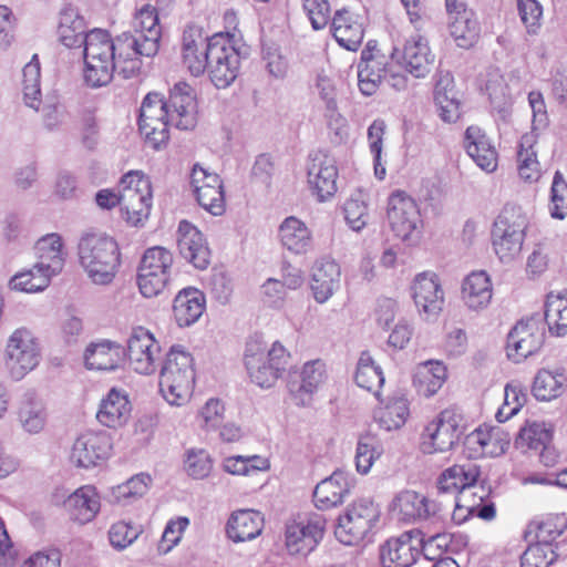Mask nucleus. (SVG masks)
I'll return each mask as SVG.
<instances>
[{"label":"nucleus","instance_id":"1","mask_svg":"<svg viewBox=\"0 0 567 567\" xmlns=\"http://www.w3.org/2000/svg\"><path fill=\"white\" fill-rule=\"evenodd\" d=\"M135 40L111 35L101 29H93L87 33L86 45L83 48L84 81L91 87L107 85L115 72L124 79L137 74L142 60L136 58L133 50Z\"/></svg>","mask_w":567,"mask_h":567},{"label":"nucleus","instance_id":"2","mask_svg":"<svg viewBox=\"0 0 567 567\" xmlns=\"http://www.w3.org/2000/svg\"><path fill=\"white\" fill-rule=\"evenodd\" d=\"M290 358V352L281 342L268 344L255 336L246 343L244 362L251 382L269 389L286 372Z\"/></svg>","mask_w":567,"mask_h":567},{"label":"nucleus","instance_id":"3","mask_svg":"<svg viewBox=\"0 0 567 567\" xmlns=\"http://www.w3.org/2000/svg\"><path fill=\"white\" fill-rule=\"evenodd\" d=\"M81 267L96 285H109L113 281L120 266L117 243L103 234H84L78 245Z\"/></svg>","mask_w":567,"mask_h":567},{"label":"nucleus","instance_id":"4","mask_svg":"<svg viewBox=\"0 0 567 567\" xmlns=\"http://www.w3.org/2000/svg\"><path fill=\"white\" fill-rule=\"evenodd\" d=\"M195 371L190 353L173 347L166 354L159 374V390L172 405H183L192 396Z\"/></svg>","mask_w":567,"mask_h":567},{"label":"nucleus","instance_id":"5","mask_svg":"<svg viewBox=\"0 0 567 567\" xmlns=\"http://www.w3.org/2000/svg\"><path fill=\"white\" fill-rule=\"evenodd\" d=\"M42 348L35 333L27 328L14 329L6 340L2 362L12 381H21L41 363Z\"/></svg>","mask_w":567,"mask_h":567},{"label":"nucleus","instance_id":"6","mask_svg":"<svg viewBox=\"0 0 567 567\" xmlns=\"http://www.w3.org/2000/svg\"><path fill=\"white\" fill-rule=\"evenodd\" d=\"M528 217L522 207L506 205L492 228V244L502 262L516 259L523 248Z\"/></svg>","mask_w":567,"mask_h":567},{"label":"nucleus","instance_id":"7","mask_svg":"<svg viewBox=\"0 0 567 567\" xmlns=\"http://www.w3.org/2000/svg\"><path fill=\"white\" fill-rule=\"evenodd\" d=\"M386 216L394 235L409 245L421 238V215L415 200L403 190L393 192L388 199Z\"/></svg>","mask_w":567,"mask_h":567},{"label":"nucleus","instance_id":"8","mask_svg":"<svg viewBox=\"0 0 567 567\" xmlns=\"http://www.w3.org/2000/svg\"><path fill=\"white\" fill-rule=\"evenodd\" d=\"M173 255L164 247L148 248L141 260L137 285L146 298L158 296L171 280Z\"/></svg>","mask_w":567,"mask_h":567},{"label":"nucleus","instance_id":"9","mask_svg":"<svg viewBox=\"0 0 567 567\" xmlns=\"http://www.w3.org/2000/svg\"><path fill=\"white\" fill-rule=\"evenodd\" d=\"M240 56L228 35L216 33L210 38L206 71L217 89L229 86L237 78Z\"/></svg>","mask_w":567,"mask_h":567},{"label":"nucleus","instance_id":"10","mask_svg":"<svg viewBox=\"0 0 567 567\" xmlns=\"http://www.w3.org/2000/svg\"><path fill=\"white\" fill-rule=\"evenodd\" d=\"M327 519L313 513L305 518L292 519L286 524L285 546L291 556H307L323 539Z\"/></svg>","mask_w":567,"mask_h":567},{"label":"nucleus","instance_id":"11","mask_svg":"<svg viewBox=\"0 0 567 567\" xmlns=\"http://www.w3.org/2000/svg\"><path fill=\"white\" fill-rule=\"evenodd\" d=\"M460 436L457 416L444 410L424 425L420 434V451L427 455L450 452Z\"/></svg>","mask_w":567,"mask_h":567},{"label":"nucleus","instance_id":"12","mask_svg":"<svg viewBox=\"0 0 567 567\" xmlns=\"http://www.w3.org/2000/svg\"><path fill=\"white\" fill-rule=\"evenodd\" d=\"M169 110L158 93H148L141 106L140 131L155 150L168 141Z\"/></svg>","mask_w":567,"mask_h":567},{"label":"nucleus","instance_id":"13","mask_svg":"<svg viewBox=\"0 0 567 567\" xmlns=\"http://www.w3.org/2000/svg\"><path fill=\"white\" fill-rule=\"evenodd\" d=\"M545 342V328L540 319L519 320L508 332L506 341L507 358L519 363L537 353Z\"/></svg>","mask_w":567,"mask_h":567},{"label":"nucleus","instance_id":"14","mask_svg":"<svg viewBox=\"0 0 567 567\" xmlns=\"http://www.w3.org/2000/svg\"><path fill=\"white\" fill-rule=\"evenodd\" d=\"M112 449V437L107 432L85 431L74 440L69 458L76 467L91 468L104 463Z\"/></svg>","mask_w":567,"mask_h":567},{"label":"nucleus","instance_id":"15","mask_svg":"<svg viewBox=\"0 0 567 567\" xmlns=\"http://www.w3.org/2000/svg\"><path fill=\"white\" fill-rule=\"evenodd\" d=\"M338 168L336 159L318 150L308 156L307 181L311 194L318 202H326L337 193Z\"/></svg>","mask_w":567,"mask_h":567},{"label":"nucleus","instance_id":"16","mask_svg":"<svg viewBox=\"0 0 567 567\" xmlns=\"http://www.w3.org/2000/svg\"><path fill=\"white\" fill-rule=\"evenodd\" d=\"M121 37L135 40L133 50L136 52L137 59L154 56L159 49L162 37L156 9L150 4L142 7L133 19V32H124Z\"/></svg>","mask_w":567,"mask_h":567},{"label":"nucleus","instance_id":"17","mask_svg":"<svg viewBox=\"0 0 567 567\" xmlns=\"http://www.w3.org/2000/svg\"><path fill=\"white\" fill-rule=\"evenodd\" d=\"M411 293L420 317L435 320L444 305V290L440 277L433 271L417 274L411 285Z\"/></svg>","mask_w":567,"mask_h":567},{"label":"nucleus","instance_id":"18","mask_svg":"<svg viewBox=\"0 0 567 567\" xmlns=\"http://www.w3.org/2000/svg\"><path fill=\"white\" fill-rule=\"evenodd\" d=\"M422 532L411 529L398 537L388 539L380 547V560L383 567H410L421 554Z\"/></svg>","mask_w":567,"mask_h":567},{"label":"nucleus","instance_id":"19","mask_svg":"<svg viewBox=\"0 0 567 567\" xmlns=\"http://www.w3.org/2000/svg\"><path fill=\"white\" fill-rule=\"evenodd\" d=\"M328 380L327 364L321 359H313L305 362L299 371V381L289 380L288 392L298 406L310 405L315 393Z\"/></svg>","mask_w":567,"mask_h":567},{"label":"nucleus","instance_id":"20","mask_svg":"<svg viewBox=\"0 0 567 567\" xmlns=\"http://www.w3.org/2000/svg\"><path fill=\"white\" fill-rule=\"evenodd\" d=\"M161 348L154 336L144 327H136L127 339V358L132 369L141 374H151L156 369Z\"/></svg>","mask_w":567,"mask_h":567},{"label":"nucleus","instance_id":"21","mask_svg":"<svg viewBox=\"0 0 567 567\" xmlns=\"http://www.w3.org/2000/svg\"><path fill=\"white\" fill-rule=\"evenodd\" d=\"M210 38L199 25H187L182 35L181 55L183 65L194 76L204 74L207 66Z\"/></svg>","mask_w":567,"mask_h":567},{"label":"nucleus","instance_id":"22","mask_svg":"<svg viewBox=\"0 0 567 567\" xmlns=\"http://www.w3.org/2000/svg\"><path fill=\"white\" fill-rule=\"evenodd\" d=\"M511 437L501 426L483 425L470 433L465 449L471 458L497 457L508 449Z\"/></svg>","mask_w":567,"mask_h":567},{"label":"nucleus","instance_id":"23","mask_svg":"<svg viewBox=\"0 0 567 567\" xmlns=\"http://www.w3.org/2000/svg\"><path fill=\"white\" fill-rule=\"evenodd\" d=\"M494 295L493 282L484 270H474L461 282L460 299L466 311L482 313L488 309Z\"/></svg>","mask_w":567,"mask_h":567},{"label":"nucleus","instance_id":"24","mask_svg":"<svg viewBox=\"0 0 567 567\" xmlns=\"http://www.w3.org/2000/svg\"><path fill=\"white\" fill-rule=\"evenodd\" d=\"M450 16L449 31L456 45L463 49L473 47L480 37V24L475 13L457 0H445Z\"/></svg>","mask_w":567,"mask_h":567},{"label":"nucleus","instance_id":"25","mask_svg":"<svg viewBox=\"0 0 567 567\" xmlns=\"http://www.w3.org/2000/svg\"><path fill=\"white\" fill-rule=\"evenodd\" d=\"M386 63V55L380 51L377 41H369L361 52L357 72L358 85L363 95L370 96L377 92Z\"/></svg>","mask_w":567,"mask_h":567},{"label":"nucleus","instance_id":"26","mask_svg":"<svg viewBox=\"0 0 567 567\" xmlns=\"http://www.w3.org/2000/svg\"><path fill=\"white\" fill-rule=\"evenodd\" d=\"M390 509L401 520L415 522L440 516L441 506L416 492L403 491L393 498Z\"/></svg>","mask_w":567,"mask_h":567},{"label":"nucleus","instance_id":"27","mask_svg":"<svg viewBox=\"0 0 567 567\" xmlns=\"http://www.w3.org/2000/svg\"><path fill=\"white\" fill-rule=\"evenodd\" d=\"M169 121L178 130H192L197 123L196 101L194 91L186 82L176 83L166 102Z\"/></svg>","mask_w":567,"mask_h":567},{"label":"nucleus","instance_id":"28","mask_svg":"<svg viewBox=\"0 0 567 567\" xmlns=\"http://www.w3.org/2000/svg\"><path fill=\"white\" fill-rule=\"evenodd\" d=\"M181 256L197 269H206L210 261V250L204 235L193 224L182 220L177 229Z\"/></svg>","mask_w":567,"mask_h":567},{"label":"nucleus","instance_id":"29","mask_svg":"<svg viewBox=\"0 0 567 567\" xmlns=\"http://www.w3.org/2000/svg\"><path fill=\"white\" fill-rule=\"evenodd\" d=\"M464 147L474 163L486 173H493L497 168L498 155L491 138L476 126H468L465 131Z\"/></svg>","mask_w":567,"mask_h":567},{"label":"nucleus","instance_id":"30","mask_svg":"<svg viewBox=\"0 0 567 567\" xmlns=\"http://www.w3.org/2000/svg\"><path fill=\"white\" fill-rule=\"evenodd\" d=\"M131 413L132 405L127 393L112 388L101 400L96 419L106 427L118 429L128 422Z\"/></svg>","mask_w":567,"mask_h":567},{"label":"nucleus","instance_id":"31","mask_svg":"<svg viewBox=\"0 0 567 567\" xmlns=\"http://www.w3.org/2000/svg\"><path fill=\"white\" fill-rule=\"evenodd\" d=\"M125 360V352L120 343L101 340L90 343L84 351V363L90 370L113 371Z\"/></svg>","mask_w":567,"mask_h":567},{"label":"nucleus","instance_id":"32","mask_svg":"<svg viewBox=\"0 0 567 567\" xmlns=\"http://www.w3.org/2000/svg\"><path fill=\"white\" fill-rule=\"evenodd\" d=\"M350 495V483L342 472L337 471L317 484L313 502L318 509L327 511L343 504Z\"/></svg>","mask_w":567,"mask_h":567},{"label":"nucleus","instance_id":"33","mask_svg":"<svg viewBox=\"0 0 567 567\" xmlns=\"http://www.w3.org/2000/svg\"><path fill=\"white\" fill-rule=\"evenodd\" d=\"M34 249L38 259L35 265L40 270L52 278L62 271L66 254L63 250V241L59 234L52 233L41 237Z\"/></svg>","mask_w":567,"mask_h":567},{"label":"nucleus","instance_id":"34","mask_svg":"<svg viewBox=\"0 0 567 567\" xmlns=\"http://www.w3.org/2000/svg\"><path fill=\"white\" fill-rule=\"evenodd\" d=\"M18 420L21 427L30 434H38L44 430L48 421L47 406L34 390H27L21 395Z\"/></svg>","mask_w":567,"mask_h":567},{"label":"nucleus","instance_id":"35","mask_svg":"<svg viewBox=\"0 0 567 567\" xmlns=\"http://www.w3.org/2000/svg\"><path fill=\"white\" fill-rule=\"evenodd\" d=\"M278 234L281 245L291 254L306 255L312 250V231L306 223L295 216L282 220Z\"/></svg>","mask_w":567,"mask_h":567},{"label":"nucleus","instance_id":"36","mask_svg":"<svg viewBox=\"0 0 567 567\" xmlns=\"http://www.w3.org/2000/svg\"><path fill=\"white\" fill-rule=\"evenodd\" d=\"M64 507L73 520L89 523L100 512V495L92 485L81 486L66 497Z\"/></svg>","mask_w":567,"mask_h":567},{"label":"nucleus","instance_id":"37","mask_svg":"<svg viewBox=\"0 0 567 567\" xmlns=\"http://www.w3.org/2000/svg\"><path fill=\"white\" fill-rule=\"evenodd\" d=\"M434 62L427 40L422 35H412L406 40L402 53L404 69L415 78H424L430 73Z\"/></svg>","mask_w":567,"mask_h":567},{"label":"nucleus","instance_id":"38","mask_svg":"<svg viewBox=\"0 0 567 567\" xmlns=\"http://www.w3.org/2000/svg\"><path fill=\"white\" fill-rule=\"evenodd\" d=\"M206 307L204 293L196 288L181 290L173 303L174 318L179 327H189L198 321Z\"/></svg>","mask_w":567,"mask_h":567},{"label":"nucleus","instance_id":"39","mask_svg":"<svg viewBox=\"0 0 567 567\" xmlns=\"http://www.w3.org/2000/svg\"><path fill=\"white\" fill-rule=\"evenodd\" d=\"M446 380V365L439 360H429L416 367L413 385L419 395L431 398L440 391Z\"/></svg>","mask_w":567,"mask_h":567},{"label":"nucleus","instance_id":"40","mask_svg":"<svg viewBox=\"0 0 567 567\" xmlns=\"http://www.w3.org/2000/svg\"><path fill=\"white\" fill-rule=\"evenodd\" d=\"M264 516L252 509L234 512L227 523V535L235 542H247L258 537L264 529Z\"/></svg>","mask_w":567,"mask_h":567},{"label":"nucleus","instance_id":"41","mask_svg":"<svg viewBox=\"0 0 567 567\" xmlns=\"http://www.w3.org/2000/svg\"><path fill=\"white\" fill-rule=\"evenodd\" d=\"M410 415L409 400L403 391H396L374 411V420L386 431L402 427Z\"/></svg>","mask_w":567,"mask_h":567},{"label":"nucleus","instance_id":"42","mask_svg":"<svg viewBox=\"0 0 567 567\" xmlns=\"http://www.w3.org/2000/svg\"><path fill=\"white\" fill-rule=\"evenodd\" d=\"M481 475L480 466L472 462L455 464L439 477V489L445 493H461L464 488L477 483Z\"/></svg>","mask_w":567,"mask_h":567},{"label":"nucleus","instance_id":"43","mask_svg":"<svg viewBox=\"0 0 567 567\" xmlns=\"http://www.w3.org/2000/svg\"><path fill=\"white\" fill-rule=\"evenodd\" d=\"M340 268L332 260H319L312 268L311 290L315 299L323 303L333 293L339 284Z\"/></svg>","mask_w":567,"mask_h":567},{"label":"nucleus","instance_id":"44","mask_svg":"<svg viewBox=\"0 0 567 567\" xmlns=\"http://www.w3.org/2000/svg\"><path fill=\"white\" fill-rule=\"evenodd\" d=\"M87 33L85 20L75 9L68 8L61 12L58 35L63 45L66 48H84Z\"/></svg>","mask_w":567,"mask_h":567},{"label":"nucleus","instance_id":"45","mask_svg":"<svg viewBox=\"0 0 567 567\" xmlns=\"http://www.w3.org/2000/svg\"><path fill=\"white\" fill-rule=\"evenodd\" d=\"M565 375L561 369H539L532 384L533 396L540 402H550L565 391Z\"/></svg>","mask_w":567,"mask_h":567},{"label":"nucleus","instance_id":"46","mask_svg":"<svg viewBox=\"0 0 567 567\" xmlns=\"http://www.w3.org/2000/svg\"><path fill=\"white\" fill-rule=\"evenodd\" d=\"M380 520V508L370 499H362L357 505V546H367L374 542Z\"/></svg>","mask_w":567,"mask_h":567},{"label":"nucleus","instance_id":"47","mask_svg":"<svg viewBox=\"0 0 567 567\" xmlns=\"http://www.w3.org/2000/svg\"><path fill=\"white\" fill-rule=\"evenodd\" d=\"M384 383V374L380 364L369 352H362L357 362V386L372 392L380 401V390Z\"/></svg>","mask_w":567,"mask_h":567},{"label":"nucleus","instance_id":"48","mask_svg":"<svg viewBox=\"0 0 567 567\" xmlns=\"http://www.w3.org/2000/svg\"><path fill=\"white\" fill-rule=\"evenodd\" d=\"M537 138L536 133L524 134L520 137L517 152L518 174L520 178L529 183L537 182L540 177V167L534 151Z\"/></svg>","mask_w":567,"mask_h":567},{"label":"nucleus","instance_id":"49","mask_svg":"<svg viewBox=\"0 0 567 567\" xmlns=\"http://www.w3.org/2000/svg\"><path fill=\"white\" fill-rule=\"evenodd\" d=\"M545 320L551 336H567V292H549L547 295Z\"/></svg>","mask_w":567,"mask_h":567},{"label":"nucleus","instance_id":"50","mask_svg":"<svg viewBox=\"0 0 567 567\" xmlns=\"http://www.w3.org/2000/svg\"><path fill=\"white\" fill-rule=\"evenodd\" d=\"M554 426L545 421H526L518 432L515 444L519 449L539 450L549 444L553 439Z\"/></svg>","mask_w":567,"mask_h":567},{"label":"nucleus","instance_id":"51","mask_svg":"<svg viewBox=\"0 0 567 567\" xmlns=\"http://www.w3.org/2000/svg\"><path fill=\"white\" fill-rule=\"evenodd\" d=\"M434 101L440 117L449 123L460 117V103L456 99L453 81L449 75L442 76L435 85Z\"/></svg>","mask_w":567,"mask_h":567},{"label":"nucleus","instance_id":"52","mask_svg":"<svg viewBox=\"0 0 567 567\" xmlns=\"http://www.w3.org/2000/svg\"><path fill=\"white\" fill-rule=\"evenodd\" d=\"M488 492L482 485L473 483L471 486L464 488L461 493L456 494L455 498L476 513V516L491 520L495 517V507L491 502H486Z\"/></svg>","mask_w":567,"mask_h":567},{"label":"nucleus","instance_id":"53","mask_svg":"<svg viewBox=\"0 0 567 567\" xmlns=\"http://www.w3.org/2000/svg\"><path fill=\"white\" fill-rule=\"evenodd\" d=\"M52 277L40 270L34 264L30 269L17 272L8 282V287L13 291L34 293L44 290Z\"/></svg>","mask_w":567,"mask_h":567},{"label":"nucleus","instance_id":"54","mask_svg":"<svg viewBox=\"0 0 567 567\" xmlns=\"http://www.w3.org/2000/svg\"><path fill=\"white\" fill-rule=\"evenodd\" d=\"M152 483V478L146 474H137L125 483L111 488V496L116 503H131L144 496Z\"/></svg>","mask_w":567,"mask_h":567},{"label":"nucleus","instance_id":"55","mask_svg":"<svg viewBox=\"0 0 567 567\" xmlns=\"http://www.w3.org/2000/svg\"><path fill=\"white\" fill-rule=\"evenodd\" d=\"M121 212L125 221L131 226H140L148 218L152 207L151 196H134L126 195L120 197Z\"/></svg>","mask_w":567,"mask_h":567},{"label":"nucleus","instance_id":"56","mask_svg":"<svg viewBox=\"0 0 567 567\" xmlns=\"http://www.w3.org/2000/svg\"><path fill=\"white\" fill-rule=\"evenodd\" d=\"M22 90L27 105L38 109L40 91V62L37 55H33L31 61L27 63L22 70Z\"/></svg>","mask_w":567,"mask_h":567},{"label":"nucleus","instance_id":"57","mask_svg":"<svg viewBox=\"0 0 567 567\" xmlns=\"http://www.w3.org/2000/svg\"><path fill=\"white\" fill-rule=\"evenodd\" d=\"M213 185L205 187L202 192L195 193L198 204L214 216H221L225 213V196L220 177L210 179Z\"/></svg>","mask_w":567,"mask_h":567},{"label":"nucleus","instance_id":"58","mask_svg":"<svg viewBox=\"0 0 567 567\" xmlns=\"http://www.w3.org/2000/svg\"><path fill=\"white\" fill-rule=\"evenodd\" d=\"M382 452L383 450L375 437L360 439L357 444V472L363 475L368 474Z\"/></svg>","mask_w":567,"mask_h":567},{"label":"nucleus","instance_id":"59","mask_svg":"<svg viewBox=\"0 0 567 567\" xmlns=\"http://www.w3.org/2000/svg\"><path fill=\"white\" fill-rule=\"evenodd\" d=\"M120 197L126 195L151 196L152 186L148 177L141 171H131L126 173L118 183Z\"/></svg>","mask_w":567,"mask_h":567},{"label":"nucleus","instance_id":"60","mask_svg":"<svg viewBox=\"0 0 567 567\" xmlns=\"http://www.w3.org/2000/svg\"><path fill=\"white\" fill-rule=\"evenodd\" d=\"M385 124L383 121H374L368 130V140L370 152L373 155L374 175L378 179L382 181L385 177V166L381 163L382 153V137L384 134Z\"/></svg>","mask_w":567,"mask_h":567},{"label":"nucleus","instance_id":"61","mask_svg":"<svg viewBox=\"0 0 567 567\" xmlns=\"http://www.w3.org/2000/svg\"><path fill=\"white\" fill-rule=\"evenodd\" d=\"M557 558L551 546L535 543L528 546L520 558L522 567H549Z\"/></svg>","mask_w":567,"mask_h":567},{"label":"nucleus","instance_id":"62","mask_svg":"<svg viewBox=\"0 0 567 567\" xmlns=\"http://www.w3.org/2000/svg\"><path fill=\"white\" fill-rule=\"evenodd\" d=\"M223 468L231 475H248L250 472L267 468V461L258 455L229 456L223 461Z\"/></svg>","mask_w":567,"mask_h":567},{"label":"nucleus","instance_id":"63","mask_svg":"<svg viewBox=\"0 0 567 567\" xmlns=\"http://www.w3.org/2000/svg\"><path fill=\"white\" fill-rule=\"evenodd\" d=\"M550 215L556 219L567 216V183L560 172H556L551 184Z\"/></svg>","mask_w":567,"mask_h":567},{"label":"nucleus","instance_id":"64","mask_svg":"<svg viewBox=\"0 0 567 567\" xmlns=\"http://www.w3.org/2000/svg\"><path fill=\"white\" fill-rule=\"evenodd\" d=\"M141 533L142 529L140 526L126 522H117L113 524L109 530L110 544L115 549H124L133 544Z\"/></svg>","mask_w":567,"mask_h":567}]
</instances>
